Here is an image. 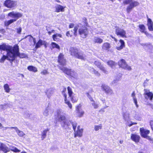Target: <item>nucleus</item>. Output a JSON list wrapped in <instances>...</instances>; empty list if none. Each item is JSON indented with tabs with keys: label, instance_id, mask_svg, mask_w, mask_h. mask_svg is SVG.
I'll return each mask as SVG.
<instances>
[{
	"label": "nucleus",
	"instance_id": "60",
	"mask_svg": "<svg viewBox=\"0 0 153 153\" xmlns=\"http://www.w3.org/2000/svg\"><path fill=\"white\" fill-rule=\"evenodd\" d=\"M54 31V30H51V31H48V33L49 35H51V33L52 32H53Z\"/></svg>",
	"mask_w": 153,
	"mask_h": 153
},
{
	"label": "nucleus",
	"instance_id": "53",
	"mask_svg": "<svg viewBox=\"0 0 153 153\" xmlns=\"http://www.w3.org/2000/svg\"><path fill=\"white\" fill-rule=\"evenodd\" d=\"M139 27L141 30H145V27L143 25H139Z\"/></svg>",
	"mask_w": 153,
	"mask_h": 153
},
{
	"label": "nucleus",
	"instance_id": "3",
	"mask_svg": "<svg viewBox=\"0 0 153 153\" xmlns=\"http://www.w3.org/2000/svg\"><path fill=\"white\" fill-rule=\"evenodd\" d=\"M70 52L71 56L79 59H84V57L82 53L79 52L78 49L76 48L71 47L70 49Z\"/></svg>",
	"mask_w": 153,
	"mask_h": 153
},
{
	"label": "nucleus",
	"instance_id": "24",
	"mask_svg": "<svg viewBox=\"0 0 153 153\" xmlns=\"http://www.w3.org/2000/svg\"><path fill=\"white\" fill-rule=\"evenodd\" d=\"M67 90L69 96L71 98V101L72 102H76L77 101L76 100V101H74V97L72 96V94H73V93L72 91L71 88L69 86H68L67 87Z\"/></svg>",
	"mask_w": 153,
	"mask_h": 153
},
{
	"label": "nucleus",
	"instance_id": "37",
	"mask_svg": "<svg viewBox=\"0 0 153 153\" xmlns=\"http://www.w3.org/2000/svg\"><path fill=\"white\" fill-rule=\"evenodd\" d=\"M4 88L5 92H6L9 93L10 92V89L7 84H5L4 85Z\"/></svg>",
	"mask_w": 153,
	"mask_h": 153
},
{
	"label": "nucleus",
	"instance_id": "28",
	"mask_svg": "<svg viewBox=\"0 0 153 153\" xmlns=\"http://www.w3.org/2000/svg\"><path fill=\"white\" fill-rule=\"evenodd\" d=\"M53 94V91L51 88L49 89L46 92V94L48 98H50Z\"/></svg>",
	"mask_w": 153,
	"mask_h": 153
},
{
	"label": "nucleus",
	"instance_id": "45",
	"mask_svg": "<svg viewBox=\"0 0 153 153\" xmlns=\"http://www.w3.org/2000/svg\"><path fill=\"white\" fill-rule=\"evenodd\" d=\"M120 78H116L115 79H114L112 82L111 84L113 85H115L117 84L118 82L120 80Z\"/></svg>",
	"mask_w": 153,
	"mask_h": 153
},
{
	"label": "nucleus",
	"instance_id": "51",
	"mask_svg": "<svg viewBox=\"0 0 153 153\" xmlns=\"http://www.w3.org/2000/svg\"><path fill=\"white\" fill-rule=\"evenodd\" d=\"M145 34L148 38H152L153 37V36L151 34L147 32H145Z\"/></svg>",
	"mask_w": 153,
	"mask_h": 153
},
{
	"label": "nucleus",
	"instance_id": "57",
	"mask_svg": "<svg viewBox=\"0 0 153 153\" xmlns=\"http://www.w3.org/2000/svg\"><path fill=\"white\" fill-rule=\"evenodd\" d=\"M150 123L151 128L152 130L153 129V120H151L150 121Z\"/></svg>",
	"mask_w": 153,
	"mask_h": 153
},
{
	"label": "nucleus",
	"instance_id": "44",
	"mask_svg": "<svg viewBox=\"0 0 153 153\" xmlns=\"http://www.w3.org/2000/svg\"><path fill=\"white\" fill-rule=\"evenodd\" d=\"M91 71L93 73L95 74L97 76H99L100 75V74L97 71H96L93 68H92L90 69Z\"/></svg>",
	"mask_w": 153,
	"mask_h": 153
},
{
	"label": "nucleus",
	"instance_id": "54",
	"mask_svg": "<svg viewBox=\"0 0 153 153\" xmlns=\"http://www.w3.org/2000/svg\"><path fill=\"white\" fill-rule=\"evenodd\" d=\"M48 73L47 71L45 70H44L41 72V74L43 75H46Z\"/></svg>",
	"mask_w": 153,
	"mask_h": 153
},
{
	"label": "nucleus",
	"instance_id": "36",
	"mask_svg": "<svg viewBox=\"0 0 153 153\" xmlns=\"http://www.w3.org/2000/svg\"><path fill=\"white\" fill-rule=\"evenodd\" d=\"M94 41L95 43L100 44L102 42L103 40L100 38L95 37L94 39Z\"/></svg>",
	"mask_w": 153,
	"mask_h": 153
},
{
	"label": "nucleus",
	"instance_id": "5",
	"mask_svg": "<svg viewBox=\"0 0 153 153\" xmlns=\"http://www.w3.org/2000/svg\"><path fill=\"white\" fill-rule=\"evenodd\" d=\"M14 49V46L12 47L10 46L7 45L5 44L0 45V50L6 51L8 56L10 57L11 56H10V54L13 53Z\"/></svg>",
	"mask_w": 153,
	"mask_h": 153
},
{
	"label": "nucleus",
	"instance_id": "13",
	"mask_svg": "<svg viewBox=\"0 0 153 153\" xmlns=\"http://www.w3.org/2000/svg\"><path fill=\"white\" fill-rule=\"evenodd\" d=\"M66 91V88H64L62 92V95L64 96L65 97V103L67 104L69 108L71 109L72 108V105L70 102L68 100H67V95L65 94V92Z\"/></svg>",
	"mask_w": 153,
	"mask_h": 153
},
{
	"label": "nucleus",
	"instance_id": "55",
	"mask_svg": "<svg viewBox=\"0 0 153 153\" xmlns=\"http://www.w3.org/2000/svg\"><path fill=\"white\" fill-rule=\"evenodd\" d=\"M22 29L20 27L19 28H18L17 29V33L19 34H21V31H22Z\"/></svg>",
	"mask_w": 153,
	"mask_h": 153
},
{
	"label": "nucleus",
	"instance_id": "15",
	"mask_svg": "<svg viewBox=\"0 0 153 153\" xmlns=\"http://www.w3.org/2000/svg\"><path fill=\"white\" fill-rule=\"evenodd\" d=\"M58 62L60 65L64 66L65 64L66 60L64 58V56L62 53H60L58 58Z\"/></svg>",
	"mask_w": 153,
	"mask_h": 153
},
{
	"label": "nucleus",
	"instance_id": "2",
	"mask_svg": "<svg viewBox=\"0 0 153 153\" xmlns=\"http://www.w3.org/2000/svg\"><path fill=\"white\" fill-rule=\"evenodd\" d=\"M8 16L14 18L15 19H11L7 22H5V25L7 27H8L13 22L16 21L17 19L21 17L22 16V15L19 13H14V12H12L9 13Z\"/></svg>",
	"mask_w": 153,
	"mask_h": 153
},
{
	"label": "nucleus",
	"instance_id": "26",
	"mask_svg": "<svg viewBox=\"0 0 153 153\" xmlns=\"http://www.w3.org/2000/svg\"><path fill=\"white\" fill-rule=\"evenodd\" d=\"M120 45L119 47H116V48L118 50H120L122 49L125 46V42L123 40L120 39Z\"/></svg>",
	"mask_w": 153,
	"mask_h": 153
},
{
	"label": "nucleus",
	"instance_id": "40",
	"mask_svg": "<svg viewBox=\"0 0 153 153\" xmlns=\"http://www.w3.org/2000/svg\"><path fill=\"white\" fill-rule=\"evenodd\" d=\"M69 75L74 78H76L77 76V74L72 70H71Z\"/></svg>",
	"mask_w": 153,
	"mask_h": 153
},
{
	"label": "nucleus",
	"instance_id": "50",
	"mask_svg": "<svg viewBox=\"0 0 153 153\" xmlns=\"http://www.w3.org/2000/svg\"><path fill=\"white\" fill-rule=\"evenodd\" d=\"M73 34H74L73 31H68L66 33V35L67 36L71 37Z\"/></svg>",
	"mask_w": 153,
	"mask_h": 153
},
{
	"label": "nucleus",
	"instance_id": "25",
	"mask_svg": "<svg viewBox=\"0 0 153 153\" xmlns=\"http://www.w3.org/2000/svg\"><path fill=\"white\" fill-rule=\"evenodd\" d=\"M140 45L143 46L144 48H147L149 49H151L152 48L153 45L150 43H141Z\"/></svg>",
	"mask_w": 153,
	"mask_h": 153
},
{
	"label": "nucleus",
	"instance_id": "42",
	"mask_svg": "<svg viewBox=\"0 0 153 153\" xmlns=\"http://www.w3.org/2000/svg\"><path fill=\"white\" fill-rule=\"evenodd\" d=\"M107 63L112 68H113L115 65V62L112 60H110Z\"/></svg>",
	"mask_w": 153,
	"mask_h": 153
},
{
	"label": "nucleus",
	"instance_id": "29",
	"mask_svg": "<svg viewBox=\"0 0 153 153\" xmlns=\"http://www.w3.org/2000/svg\"><path fill=\"white\" fill-rule=\"evenodd\" d=\"M131 96L133 98L134 102V103L135 105H136V107L137 108H138V105H137V99L135 97V92L134 91H133V92L132 93Z\"/></svg>",
	"mask_w": 153,
	"mask_h": 153
},
{
	"label": "nucleus",
	"instance_id": "64",
	"mask_svg": "<svg viewBox=\"0 0 153 153\" xmlns=\"http://www.w3.org/2000/svg\"><path fill=\"white\" fill-rule=\"evenodd\" d=\"M92 102H93V101H95L91 97L90 98V99H89Z\"/></svg>",
	"mask_w": 153,
	"mask_h": 153
},
{
	"label": "nucleus",
	"instance_id": "56",
	"mask_svg": "<svg viewBox=\"0 0 153 153\" xmlns=\"http://www.w3.org/2000/svg\"><path fill=\"white\" fill-rule=\"evenodd\" d=\"M6 32L5 30L4 29H1L0 30V33H2L4 34Z\"/></svg>",
	"mask_w": 153,
	"mask_h": 153
},
{
	"label": "nucleus",
	"instance_id": "34",
	"mask_svg": "<svg viewBox=\"0 0 153 153\" xmlns=\"http://www.w3.org/2000/svg\"><path fill=\"white\" fill-rule=\"evenodd\" d=\"M7 147L4 144L1 143L0 146V150H2L4 153H6L7 152Z\"/></svg>",
	"mask_w": 153,
	"mask_h": 153
},
{
	"label": "nucleus",
	"instance_id": "46",
	"mask_svg": "<svg viewBox=\"0 0 153 153\" xmlns=\"http://www.w3.org/2000/svg\"><path fill=\"white\" fill-rule=\"evenodd\" d=\"M78 27L79 26L77 25L74 27V29H73V33L74 35L75 36H76L77 35V30L78 29Z\"/></svg>",
	"mask_w": 153,
	"mask_h": 153
},
{
	"label": "nucleus",
	"instance_id": "30",
	"mask_svg": "<svg viewBox=\"0 0 153 153\" xmlns=\"http://www.w3.org/2000/svg\"><path fill=\"white\" fill-rule=\"evenodd\" d=\"M123 117L125 121H128L129 119V114L127 112L124 113L123 114Z\"/></svg>",
	"mask_w": 153,
	"mask_h": 153
},
{
	"label": "nucleus",
	"instance_id": "16",
	"mask_svg": "<svg viewBox=\"0 0 153 153\" xmlns=\"http://www.w3.org/2000/svg\"><path fill=\"white\" fill-rule=\"evenodd\" d=\"M11 57L12 56H11L10 57L9 56H8L7 53L6 56L3 55V56L0 59V62L1 63H3L4 62L5 60L6 59H7L8 60H9L10 62L11 63V64H13V59L12 58V57Z\"/></svg>",
	"mask_w": 153,
	"mask_h": 153
},
{
	"label": "nucleus",
	"instance_id": "1",
	"mask_svg": "<svg viewBox=\"0 0 153 153\" xmlns=\"http://www.w3.org/2000/svg\"><path fill=\"white\" fill-rule=\"evenodd\" d=\"M10 56H11L13 60H15L16 58L18 56L20 58H23L27 57V55L24 53H20L19 52V46L17 45L14 46V49L12 53L10 54Z\"/></svg>",
	"mask_w": 153,
	"mask_h": 153
},
{
	"label": "nucleus",
	"instance_id": "47",
	"mask_svg": "<svg viewBox=\"0 0 153 153\" xmlns=\"http://www.w3.org/2000/svg\"><path fill=\"white\" fill-rule=\"evenodd\" d=\"M56 7V10H63L65 7V6H63L57 4Z\"/></svg>",
	"mask_w": 153,
	"mask_h": 153
},
{
	"label": "nucleus",
	"instance_id": "31",
	"mask_svg": "<svg viewBox=\"0 0 153 153\" xmlns=\"http://www.w3.org/2000/svg\"><path fill=\"white\" fill-rule=\"evenodd\" d=\"M49 131V129L48 128L46 129L45 130L42 134L41 138L42 140H43L46 137L47 133V131Z\"/></svg>",
	"mask_w": 153,
	"mask_h": 153
},
{
	"label": "nucleus",
	"instance_id": "63",
	"mask_svg": "<svg viewBox=\"0 0 153 153\" xmlns=\"http://www.w3.org/2000/svg\"><path fill=\"white\" fill-rule=\"evenodd\" d=\"M86 94H87V96L89 99H90V97H91V96H90V95L88 93H87Z\"/></svg>",
	"mask_w": 153,
	"mask_h": 153
},
{
	"label": "nucleus",
	"instance_id": "59",
	"mask_svg": "<svg viewBox=\"0 0 153 153\" xmlns=\"http://www.w3.org/2000/svg\"><path fill=\"white\" fill-rule=\"evenodd\" d=\"M131 123L129 124V126H131L133 125L137 124V123H136L132 122H131Z\"/></svg>",
	"mask_w": 153,
	"mask_h": 153
},
{
	"label": "nucleus",
	"instance_id": "14",
	"mask_svg": "<svg viewBox=\"0 0 153 153\" xmlns=\"http://www.w3.org/2000/svg\"><path fill=\"white\" fill-rule=\"evenodd\" d=\"M144 91L145 92L144 95L145 98L146 99H149L151 100H152L153 98V94L147 89H145Z\"/></svg>",
	"mask_w": 153,
	"mask_h": 153
},
{
	"label": "nucleus",
	"instance_id": "32",
	"mask_svg": "<svg viewBox=\"0 0 153 153\" xmlns=\"http://www.w3.org/2000/svg\"><path fill=\"white\" fill-rule=\"evenodd\" d=\"M110 48L109 43L106 42L104 43L102 46V48L103 50H107Z\"/></svg>",
	"mask_w": 153,
	"mask_h": 153
},
{
	"label": "nucleus",
	"instance_id": "17",
	"mask_svg": "<svg viewBox=\"0 0 153 153\" xmlns=\"http://www.w3.org/2000/svg\"><path fill=\"white\" fill-rule=\"evenodd\" d=\"M140 131L141 136L144 138L147 136V135L150 133L149 130L145 129L143 128H140Z\"/></svg>",
	"mask_w": 153,
	"mask_h": 153
},
{
	"label": "nucleus",
	"instance_id": "20",
	"mask_svg": "<svg viewBox=\"0 0 153 153\" xmlns=\"http://www.w3.org/2000/svg\"><path fill=\"white\" fill-rule=\"evenodd\" d=\"M8 128H9L10 129H14L16 130V132L17 133L18 135L20 137H23V136L25 135V133L23 131L19 130L17 127H9Z\"/></svg>",
	"mask_w": 153,
	"mask_h": 153
},
{
	"label": "nucleus",
	"instance_id": "21",
	"mask_svg": "<svg viewBox=\"0 0 153 153\" xmlns=\"http://www.w3.org/2000/svg\"><path fill=\"white\" fill-rule=\"evenodd\" d=\"M131 139L135 142H138L140 138V136L136 134H131Z\"/></svg>",
	"mask_w": 153,
	"mask_h": 153
},
{
	"label": "nucleus",
	"instance_id": "33",
	"mask_svg": "<svg viewBox=\"0 0 153 153\" xmlns=\"http://www.w3.org/2000/svg\"><path fill=\"white\" fill-rule=\"evenodd\" d=\"M27 69L30 71L36 72L37 71V68L33 66H29L27 67Z\"/></svg>",
	"mask_w": 153,
	"mask_h": 153
},
{
	"label": "nucleus",
	"instance_id": "12",
	"mask_svg": "<svg viewBox=\"0 0 153 153\" xmlns=\"http://www.w3.org/2000/svg\"><path fill=\"white\" fill-rule=\"evenodd\" d=\"M4 5L8 8H11L16 5L15 2L10 0H6L4 3Z\"/></svg>",
	"mask_w": 153,
	"mask_h": 153
},
{
	"label": "nucleus",
	"instance_id": "27",
	"mask_svg": "<svg viewBox=\"0 0 153 153\" xmlns=\"http://www.w3.org/2000/svg\"><path fill=\"white\" fill-rule=\"evenodd\" d=\"M45 45V41H43L41 39H39L36 45L35 48H39L41 45Z\"/></svg>",
	"mask_w": 153,
	"mask_h": 153
},
{
	"label": "nucleus",
	"instance_id": "61",
	"mask_svg": "<svg viewBox=\"0 0 153 153\" xmlns=\"http://www.w3.org/2000/svg\"><path fill=\"white\" fill-rule=\"evenodd\" d=\"M99 112H105V110H104V108H101L100 110L99 111Z\"/></svg>",
	"mask_w": 153,
	"mask_h": 153
},
{
	"label": "nucleus",
	"instance_id": "11",
	"mask_svg": "<svg viewBox=\"0 0 153 153\" xmlns=\"http://www.w3.org/2000/svg\"><path fill=\"white\" fill-rule=\"evenodd\" d=\"M57 118L59 121H63L65 119V117L63 115L62 110L59 109L57 111Z\"/></svg>",
	"mask_w": 153,
	"mask_h": 153
},
{
	"label": "nucleus",
	"instance_id": "52",
	"mask_svg": "<svg viewBox=\"0 0 153 153\" xmlns=\"http://www.w3.org/2000/svg\"><path fill=\"white\" fill-rule=\"evenodd\" d=\"M29 40H30V39L33 40V42L34 43V45H35V44L36 45V39L35 38H33L32 36H31L29 38Z\"/></svg>",
	"mask_w": 153,
	"mask_h": 153
},
{
	"label": "nucleus",
	"instance_id": "7",
	"mask_svg": "<svg viewBox=\"0 0 153 153\" xmlns=\"http://www.w3.org/2000/svg\"><path fill=\"white\" fill-rule=\"evenodd\" d=\"M118 65L121 68L129 71L131 70V67L128 66L126 63L125 60L122 59L118 62Z\"/></svg>",
	"mask_w": 153,
	"mask_h": 153
},
{
	"label": "nucleus",
	"instance_id": "62",
	"mask_svg": "<svg viewBox=\"0 0 153 153\" xmlns=\"http://www.w3.org/2000/svg\"><path fill=\"white\" fill-rule=\"evenodd\" d=\"M86 94H87V96L89 99H90V97H91V96H90V95L88 93H87Z\"/></svg>",
	"mask_w": 153,
	"mask_h": 153
},
{
	"label": "nucleus",
	"instance_id": "22",
	"mask_svg": "<svg viewBox=\"0 0 153 153\" xmlns=\"http://www.w3.org/2000/svg\"><path fill=\"white\" fill-rule=\"evenodd\" d=\"M58 67L61 70L63 71V72L68 75H69L72 70L70 69H69L67 68L64 67H61L59 65L58 66Z\"/></svg>",
	"mask_w": 153,
	"mask_h": 153
},
{
	"label": "nucleus",
	"instance_id": "58",
	"mask_svg": "<svg viewBox=\"0 0 153 153\" xmlns=\"http://www.w3.org/2000/svg\"><path fill=\"white\" fill-rule=\"evenodd\" d=\"M74 24L73 23H70L69 25V28H72L74 26Z\"/></svg>",
	"mask_w": 153,
	"mask_h": 153
},
{
	"label": "nucleus",
	"instance_id": "43",
	"mask_svg": "<svg viewBox=\"0 0 153 153\" xmlns=\"http://www.w3.org/2000/svg\"><path fill=\"white\" fill-rule=\"evenodd\" d=\"M51 45L52 48H56L58 49H59L60 48L58 44L54 42H52L51 43Z\"/></svg>",
	"mask_w": 153,
	"mask_h": 153
},
{
	"label": "nucleus",
	"instance_id": "49",
	"mask_svg": "<svg viewBox=\"0 0 153 153\" xmlns=\"http://www.w3.org/2000/svg\"><path fill=\"white\" fill-rule=\"evenodd\" d=\"M102 128L101 124H100L99 125H96L94 126V129L95 131H97L100 129H101Z\"/></svg>",
	"mask_w": 153,
	"mask_h": 153
},
{
	"label": "nucleus",
	"instance_id": "39",
	"mask_svg": "<svg viewBox=\"0 0 153 153\" xmlns=\"http://www.w3.org/2000/svg\"><path fill=\"white\" fill-rule=\"evenodd\" d=\"M10 149L12 151L15 152H19L20 150L18 149L17 148L14 146H11L10 147Z\"/></svg>",
	"mask_w": 153,
	"mask_h": 153
},
{
	"label": "nucleus",
	"instance_id": "48",
	"mask_svg": "<svg viewBox=\"0 0 153 153\" xmlns=\"http://www.w3.org/2000/svg\"><path fill=\"white\" fill-rule=\"evenodd\" d=\"M49 108L48 107H47L46 108V109L44 111L43 113V114L44 116H47L48 115V113L49 112Z\"/></svg>",
	"mask_w": 153,
	"mask_h": 153
},
{
	"label": "nucleus",
	"instance_id": "41",
	"mask_svg": "<svg viewBox=\"0 0 153 153\" xmlns=\"http://www.w3.org/2000/svg\"><path fill=\"white\" fill-rule=\"evenodd\" d=\"M91 105L95 109L99 107V103H98L97 102H96L95 101H93V102L91 103Z\"/></svg>",
	"mask_w": 153,
	"mask_h": 153
},
{
	"label": "nucleus",
	"instance_id": "9",
	"mask_svg": "<svg viewBox=\"0 0 153 153\" xmlns=\"http://www.w3.org/2000/svg\"><path fill=\"white\" fill-rule=\"evenodd\" d=\"M79 34L83 36V38H85L88 35V31L86 27L82 26L79 29Z\"/></svg>",
	"mask_w": 153,
	"mask_h": 153
},
{
	"label": "nucleus",
	"instance_id": "6",
	"mask_svg": "<svg viewBox=\"0 0 153 153\" xmlns=\"http://www.w3.org/2000/svg\"><path fill=\"white\" fill-rule=\"evenodd\" d=\"M124 3L126 4H129L127 10H131L139 4L138 2L137 1H133V0H126L124 2Z\"/></svg>",
	"mask_w": 153,
	"mask_h": 153
},
{
	"label": "nucleus",
	"instance_id": "23",
	"mask_svg": "<svg viewBox=\"0 0 153 153\" xmlns=\"http://www.w3.org/2000/svg\"><path fill=\"white\" fill-rule=\"evenodd\" d=\"M81 105L79 104L76 107V110L77 112L78 113V115L79 117H82L84 113V112L81 109Z\"/></svg>",
	"mask_w": 153,
	"mask_h": 153
},
{
	"label": "nucleus",
	"instance_id": "4",
	"mask_svg": "<svg viewBox=\"0 0 153 153\" xmlns=\"http://www.w3.org/2000/svg\"><path fill=\"white\" fill-rule=\"evenodd\" d=\"M70 122L71 124L74 131V137H76L77 136L81 137L82 136L83 132V129L81 128L80 129V126H78L77 127V130L76 132L75 130L77 126V123L76 122H73L72 120H70Z\"/></svg>",
	"mask_w": 153,
	"mask_h": 153
},
{
	"label": "nucleus",
	"instance_id": "8",
	"mask_svg": "<svg viewBox=\"0 0 153 153\" xmlns=\"http://www.w3.org/2000/svg\"><path fill=\"white\" fill-rule=\"evenodd\" d=\"M102 90L104 91L105 92L109 95H111L113 94L112 90L108 85L105 84H102L101 86Z\"/></svg>",
	"mask_w": 153,
	"mask_h": 153
},
{
	"label": "nucleus",
	"instance_id": "38",
	"mask_svg": "<svg viewBox=\"0 0 153 153\" xmlns=\"http://www.w3.org/2000/svg\"><path fill=\"white\" fill-rule=\"evenodd\" d=\"M58 37H61L62 35L56 33L53 35V38L55 41H56L59 39Z\"/></svg>",
	"mask_w": 153,
	"mask_h": 153
},
{
	"label": "nucleus",
	"instance_id": "18",
	"mask_svg": "<svg viewBox=\"0 0 153 153\" xmlns=\"http://www.w3.org/2000/svg\"><path fill=\"white\" fill-rule=\"evenodd\" d=\"M147 25L148 29L150 31H153V22L152 20L148 17L147 16Z\"/></svg>",
	"mask_w": 153,
	"mask_h": 153
},
{
	"label": "nucleus",
	"instance_id": "35",
	"mask_svg": "<svg viewBox=\"0 0 153 153\" xmlns=\"http://www.w3.org/2000/svg\"><path fill=\"white\" fill-rule=\"evenodd\" d=\"M62 123V126L63 128L66 129L69 125V123L66 120H64Z\"/></svg>",
	"mask_w": 153,
	"mask_h": 153
},
{
	"label": "nucleus",
	"instance_id": "19",
	"mask_svg": "<svg viewBox=\"0 0 153 153\" xmlns=\"http://www.w3.org/2000/svg\"><path fill=\"white\" fill-rule=\"evenodd\" d=\"M94 64L99 68L101 70L103 71V72L105 74H107L108 72L106 71L104 68L101 64V63L99 61H96L94 62Z\"/></svg>",
	"mask_w": 153,
	"mask_h": 153
},
{
	"label": "nucleus",
	"instance_id": "10",
	"mask_svg": "<svg viewBox=\"0 0 153 153\" xmlns=\"http://www.w3.org/2000/svg\"><path fill=\"white\" fill-rule=\"evenodd\" d=\"M116 34L118 36H120L122 37H126V31L123 29L117 27L115 30Z\"/></svg>",
	"mask_w": 153,
	"mask_h": 153
}]
</instances>
